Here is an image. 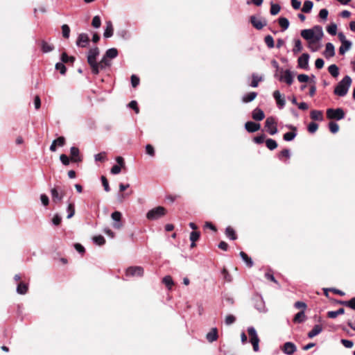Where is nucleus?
Masks as SVG:
<instances>
[{
	"label": "nucleus",
	"instance_id": "14",
	"mask_svg": "<svg viewBox=\"0 0 355 355\" xmlns=\"http://www.w3.org/2000/svg\"><path fill=\"white\" fill-rule=\"evenodd\" d=\"M279 80L281 82L286 83L288 86H290L293 82V76L289 70H286L284 73L280 76Z\"/></svg>",
	"mask_w": 355,
	"mask_h": 355
},
{
	"label": "nucleus",
	"instance_id": "40",
	"mask_svg": "<svg viewBox=\"0 0 355 355\" xmlns=\"http://www.w3.org/2000/svg\"><path fill=\"white\" fill-rule=\"evenodd\" d=\"M225 234L231 240L236 239V235L235 231L231 227H226Z\"/></svg>",
	"mask_w": 355,
	"mask_h": 355
},
{
	"label": "nucleus",
	"instance_id": "47",
	"mask_svg": "<svg viewBox=\"0 0 355 355\" xmlns=\"http://www.w3.org/2000/svg\"><path fill=\"white\" fill-rule=\"evenodd\" d=\"M329 130L334 134L338 132V131L339 130L338 124L334 121H330L329 123Z\"/></svg>",
	"mask_w": 355,
	"mask_h": 355
},
{
	"label": "nucleus",
	"instance_id": "39",
	"mask_svg": "<svg viewBox=\"0 0 355 355\" xmlns=\"http://www.w3.org/2000/svg\"><path fill=\"white\" fill-rule=\"evenodd\" d=\"M266 146L269 150H273L277 147V143L273 139H267L266 140Z\"/></svg>",
	"mask_w": 355,
	"mask_h": 355
},
{
	"label": "nucleus",
	"instance_id": "8",
	"mask_svg": "<svg viewBox=\"0 0 355 355\" xmlns=\"http://www.w3.org/2000/svg\"><path fill=\"white\" fill-rule=\"evenodd\" d=\"M250 21L252 26L257 30H261L267 25V21L265 19H258L254 15L250 16Z\"/></svg>",
	"mask_w": 355,
	"mask_h": 355
},
{
	"label": "nucleus",
	"instance_id": "28",
	"mask_svg": "<svg viewBox=\"0 0 355 355\" xmlns=\"http://www.w3.org/2000/svg\"><path fill=\"white\" fill-rule=\"evenodd\" d=\"M306 319L305 312L304 310H302L301 311L298 312L293 318V322L295 323H302L304 322Z\"/></svg>",
	"mask_w": 355,
	"mask_h": 355
},
{
	"label": "nucleus",
	"instance_id": "23",
	"mask_svg": "<svg viewBox=\"0 0 355 355\" xmlns=\"http://www.w3.org/2000/svg\"><path fill=\"white\" fill-rule=\"evenodd\" d=\"M289 128L294 130V132H288L284 135L283 138L286 141H291L293 140L297 135V133L295 132L297 129L295 127H294L293 125H290Z\"/></svg>",
	"mask_w": 355,
	"mask_h": 355
},
{
	"label": "nucleus",
	"instance_id": "18",
	"mask_svg": "<svg viewBox=\"0 0 355 355\" xmlns=\"http://www.w3.org/2000/svg\"><path fill=\"white\" fill-rule=\"evenodd\" d=\"M283 352L286 354L292 355L297 350L296 346L291 342H286L284 345Z\"/></svg>",
	"mask_w": 355,
	"mask_h": 355
},
{
	"label": "nucleus",
	"instance_id": "48",
	"mask_svg": "<svg viewBox=\"0 0 355 355\" xmlns=\"http://www.w3.org/2000/svg\"><path fill=\"white\" fill-rule=\"evenodd\" d=\"M62 33L64 38H69L70 35V28L67 24H63L62 26Z\"/></svg>",
	"mask_w": 355,
	"mask_h": 355
},
{
	"label": "nucleus",
	"instance_id": "31",
	"mask_svg": "<svg viewBox=\"0 0 355 355\" xmlns=\"http://www.w3.org/2000/svg\"><path fill=\"white\" fill-rule=\"evenodd\" d=\"M352 46V42H344L341 43V46L339 48V53L340 55H344Z\"/></svg>",
	"mask_w": 355,
	"mask_h": 355
},
{
	"label": "nucleus",
	"instance_id": "12",
	"mask_svg": "<svg viewBox=\"0 0 355 355\" xmlns=\"http://www.w3.org/2000/svg\"><path fill=\"white\" fill-rule=\"evenodd\" d=\"M352 78L349 76H345L336 86L334 89H349L351 86Z\"/></svg>",
	"mask_w": 355,
	"mask_h": 355
},
{
	"label": "nucleus",
	"instance_id": "55",
	"mask_svg": "<svg viewBox=\"0 0 355 355\" xmlns=\"http://www.w3.org/2000/svg\"><path fill=\"white\" fill-rule=\"evenodd\" d=\"M318 128V123H316L315 122H311L308 125V131L310 133L315 132L317 131Z\"/></svg>",
	"mask_w": 355,
	"mask_h": 355
},
{
	"label": "nucleus",
	"instance_id": "3",
	"mask_svg": "<svg viewBox=\"0 0 355 355\" xmlns=\"http://www.w3.org/2000/svg\"><path fill=\"white\" fill-rule=\"evenodd\" d=\"M166 214V209L164 207L159 206L152 209L146 214V218L148 220H154L160 218Z\"/></svg>",
	"mask_w": 355,
	"mask_h": 355
},
{
	"label": "nucleus",
	"instance_id": "52",
	"mask_svg": "<svg viewBox=\"0 0 355 355\" xmlns=\"http://www.w3.org/2000/svg\"><path fill=\"white\" fill-rule=\"evenodd\" d=\"M327 31L330 35H335L337 31V25L334 23L331 24L328 26Z\"/></svg>",
	"mask_w": 355,
	"mask_h": 355
},
{
	"label": "nucleus",
	"instance_id": "35",
	"mask_svg": "<svg viewBox=\"0 0 355 355\" xmlns=\"http://www.w3.org/2000/svg\"><path fill=\"white\" fill-rule=\"evenodd\" d=\"M294 43H295V45L293 49V52L294 54H297L299 52L302 51L303 47H302V42L300 39H295Z\"/></svg>",
	"mask_w": 355,
	"mask_h": 355
},
{
	"label": "nucleus",
	"instance_id": "20",
	"mask_svg": "<svg viewBox=\"0 0 355 355\" xmlns=\"http://www.w3.org/2000/svg\"><path fill=\"white\" fill-rule=\"evenodd\" d=\"M114 33V28L111 21H106L105 28L103 33L105 38L111 37Z\"/></svg>",
	"mask_w": 355,
	"mask_h": 355
},
{
	"label": "nucleus",
	"instance_id": "37",
	"mask_svg": "<svg viewBox=\"0 0 355 355\" xmlns=\"http://www.w3.org/2000/svg\"><path fill=\"white\" fill-rule=\"evenodd\" d=\"M278 22H279V26L283 29V31L288 29V28L289 27V24H290L289 21L286 17H279L278 19Z\"/></svg>",
	"mask_w": 355,
	"mask_h": 355
},
{
	"label": "nucleus",
	"instance_id": "60",
	"mask_svg": "<svg viewBox=\"0 0 355 355\" xmlns=\"http://www.w3.org/2000/svg\"><path fill=\"white\" fill-rule=\"evenodd\" d=\"M146 148V153L149 155L151 157H153L155 155V150L152 145L147 144L145 147Z\"/></svg>",
	"mask_w": 355,
	"mask_h": 355
},
{
	"label": "nucleus",
	"instance_id": "58",
	"mask_svg": "<svg viewBox=\"0 0 355 355\" xmlns=\"http://www.w3.org/2000/svg\"><path fill=\"white\" fill-rule=\"evenodd\" d=\"M283 157L289 159L291 157V152L289 149H284L279 155V159H281Z\"/></svg>",
	"mask_w": 355,
	"mask_h": 355
},
{
	"label": "nucleus",
	"instance_id": "4",
	"mask_svg": "<svg viewBox=\"0 0 355 355\" xmlns=\"http://www.w3.org/2000/svg\"><path fill=\"white\" fill-rule=\"evenodd\" d=\"M327 117L331 120H341L345 118V113L342 108H329L326 112Z\"/></svg>",
	"mask_w": 355,
	"mask_h": 355
},
{
	"label": "nucleus",
	"instance_id": "30",
	"mask_svg": "<svg viewBox=\"0 0 355 355\" xmlns=\"http://www.w3.org/2000/svg\"><path fill=\"white\" fill-rule=\"evenodd\" d=\"M118 54V50L116 48H111L105 51L104 55L109 59H114L117 57Z\"/></svg>",
	"mask_w": 355,
	"mask_h": 355
},
{
	"label": "nucleus",
	"instance_id": "46",
	"mask_svg": "<svg viewBox=\"0 0 355 355\" xmlns=\"http://www.w3.org/2000/svg\"><path fill=\"white\" fill-rule=\"evenodd\" d=\"M93 241L98 245H103L105 243V238L101 235L95 236L93 237Z\"/></svg>",
	"mask_w": 355,
	"mask_h": 355
},
{
	"label": "nucleus",
	"instance_id": "27",
	"mask_svg": "<svg viewBox=\"0 0 355 355\" xmlns=\"http://www.w3.org/2000/svg\"><path fill=\"white\" fill-rule=\"evenodd\" d=\"M257 96V93L255 92H252L248 93L243 96L242 102L244 103H248L252 101Z\"/></svg>",
	"mask_w": 355,
	"mask_h": 355
},
{
	"label": "nucleus",
	"instance_id": "5",
	"mask_svg": "<svg viewBox=\"0 0 355 355\" xmlns=\"http://www.w3.org/2000/svg\"><path fill=\"white\" fill-rule=\"evenodd\" d=\"M248 333L250 336V342L252 343L253 349L254 352L259 350V338L257 334V331L253 327H249L248 328Z\"/></svg>",
	"mask_w": 355,
	"mask_h": 355
},
{
	"label": "nucleus",
	"instance_id": "2",
	"mask_svg": "<svg viewBox=\"0 0 355 355\" xmlns=\"http://www.w3.org/2000/svg\"><path fill=\"white\" fill-rule=\"evenodd\" d=\"M50 192L52 201L55 204L61 202L65 196V191L60 186L51 188Z\"/></svg>",
	"mask_w": 355,
	"mask_h": 355
},
{
	"label": "nucleus",
	"instance_id": "22",
	"mask_svg": "<svg viewBox=\"0 0 355 355\" xmlns=\"http://www.w3.org/2000/svg\"><path fill=\"white\" fill-rule=\"evenodd\" d=\"M313 30L314 31L315 41V42H318L322 38L324 35L322 28L320 26L317 25L313 26Z\"/></svg>",
	"mask_w": 355,
	"mask_h": 355
},
{
	"label": "nucleus",
	"instance_id": "34",
	"mask_svg": "<svg viewBox=\"0 0 355 355\" xmlns=\"http://www.w3.org/2000/svg\"><path fill=\"white\" fill-rule=\"evenodd\" d=\"M41 49L43 53H49L53 50L54 46L48 44L44 40H42L41 42Z\"/></svg>",
	"mask_w": 355,
	"mask_h": 355
},
{
	"label": "nucleus",
	"instance_id": "62",
	"mask_svg": "<svg viewBox=\"0 0 355 355\" xmlns=\"http://www.w3.org/2000/svg\"><path fill=\"white\" fill-rule=\"evenodd\" d=\"M329 11L326 8H322L319 12V17L323 20L327 19Z\"/></svg>",
	"mask_w": 355,
	"mask_h": 355
},
{
	"label": "nucleus",
	"instance_id": "33",
	"mask_svg": "<svg viewBox=\"0 0 355 355\" xmlns=\"http://www.w3.org/2000/svg\"><path fill=\"white\" fill-rule=\"evenodd\" d=\"M240 257L243 260V261L246 263V265L251 268L253 266V261H252V259L248 256L246 253L244 252H240Z\"/></svg>",
	"mask_w": 355,
	"mask_h": 355
},
{
	"label": "nucleus",
	"instance_id": "63",
	"mask_svg": "<svg viewBox=\"0 0 355 355\" xmlns=\"http://www.w3.org/2000/svg\"><path fill=\"white\" fill-rule=\"evenodd\" d=\"M61 221H62L61 216L58 214H55L52 219V223L54 225H59L60 224Z\"/></svg>",
	"mask_w": 355,
	"mask_h": 355
},
{
	"label": "nucleus",
	"instance_id": "26",
	"mask_svg": "<svg viewBox=\"0 0 355 355\" xmlns=\"http://www.w3.org/2000/svg\"><path fill=\"white\" fill-rule=\"evenodd\" d=\"M98 70L105 69L106 67H109L111 66L112 62L110 61V59L105 57V55H103L100 62L98 63Z\"/></svg>",
	"mask_w": 355,
	"mask_h": 355
},
{
	"label": "nucleus",
	"instance_id": "13",
	"mask_svg": "<svg viewBox=\"0 0 355 355\" xmlns=\"http://www.w3.org/2000/svg\"><path fill=\"white\" fill-rule=\"evenodd\" d=\"M301 36L306 40L309 41L310 44L315 42L313 28L302 30L301 31Z\"/></svg>",
	"mask_w": 355,
	"mask_h": 355
},
{
	"label": "nucleus",
	"instance_id": "19",
	"mask_svg": "<svg viewBox=\"0 0 355 355\" xmlns=\"http://www.w3.org/2000/svg\"><path fill=\"white\" fill-rule=\"evenodd\" d=\"M261 128L259 123H257L252 121H248L245 124V128L248 132H254L259 130Z\"/></svg>",
	"mask_w": 355,
	"mask_h": 355
},
{
	"label": "nucleus",
	"instance_id": "1",
	"mask_svg": "<svg viewBox=\"0 0 355 355\" xmlns=\"http://www.w3.org/2000/svg\"><path fill=\"white\" fill-rule=\"evenodd\" d=\"M99 53L100 51L97 46L90 49L87 53V62L92 69V73L94 75L98 74V64L96 58Z\"/></svg>",
	"mask_w": 355,
	"mask_h": 355
},
{
	"label": "nucleus",
	"instance_id": "41",
	"mask_svg": "<svg viewBox=\"0 0 355 355\" xmlns=\"http://www.w3.org/2000/svg\"><path fill=\"white\" fill-rule=\"evenodd\" d=\"M328 71L333 77H337L339 74V69L336 64H331L329 67Z\"/></svg>",
	"mask_w": 355,
	"mask_h": 355
},
{
	"label": "nucleus",
	"instance_id": "7",
	"mask_svg": "<svg viewBox=\"0 0 355 355\" xmlns=\"http://www.w3.org/2000/svg\"><path fill=\"white\" fill-rule=\"evenodd\" d=\"M125 275L128 277H142L144 268L141 266H130L126 269Z\"/></svg>",
	"mask_w": 355,
	"mask_h": 355
},
{
	"label": "nucleus",
	"instance_id": "17",
	"mask_svg": "<svg viewBox=\"0 0 355 355\" xmlns=\"http://www.w3.org/2000/svg\"><path fill=\"white\" fill-rule=\"evenodd\" d=\"M323 55L329 59L335 55V48L332 43L328 42L325 45V50L323 52Z\"/></svg>",
	"mask_w": 355,
	"mask_h": 355
},
{
	"label": "nucleus",
	"instance_id": "25",
	"mask_svg": "<svg viewBox=\"0 0 355 355\" xmlns=\"http://www.w3.org/2000/svg\"><path fill=\"white\" fill-rule=\"evenodd\" d=\"M322 331V327L320 324H315L313 329L308 333V337L312 338Z\"/></svg>",
	"mask_w": 355,
	"mask_h": 355
},
{
	"label": "nucleus",
	"instance_id": "10",
	"mask_svg": "<svg viewBox=\"0 0 355 355\" xmlns=\"http://www.w3.org/2000/svg\"><path fill=\"white\" fill-rule=\"evenodd\" d=\"M254 307L261 313L266 312L267 309L265 305V302L261 296H256L253 299Z\"/></svg>",
	"mask_w": 355,
	"mask_h": 355
},
{
	"label": "nucleus",
	"instance_id": "59",
	"mask_svg": "<svg viewBox=\"0 0 355 355\" xmlns=\"http://www.w3.org/2000/svg\"><path fill=\"white\" fill-rule=\"evenodd\" d=\"M101 182H102V184H103V186L104 187V190L106 192L110 191V186H109V183H108V181H107V178L105 176H102L101 177Z\"/></svg>",
	"mask_w": 355,
	"mask_h": 355
},
{
	"label": "nucleus",
	"instance_id": "43",
	"mask_svg": "<svg viewBox=\"0 0 355 355\" xmlns=\"http://www.w3.org/2000/svg\"><path fill=\"white\" fill-rule=\"evenodd\" d=\"M281 10V6L278 3H271L270 12L272 15H277Z\"/></svg>",
	"mask_w": 355,
	"mask_h": 355
},
{
	"label": "nucleus",
	"instance_id": "50",
	"mask_svg": "<svg viewBox=\"0 0 355 355\" xmlns=\"http://www.w3.org/2000/svg\"><path fill=\"white\" fill-rule=\"evenodd\" d=\"M163 283L171 289V286L173 285V281L171 276H165L162 280Z\"/></svg>",
	"mask_w": 355,
	"mask_h": 355
},
{
	"label": "nucleus",
	"instance_id": "64",
	"mask_svg": "<svg viewBox=\"0 0 355 355\" xmlns=\"http://www.w3.org/2000/svg\"><path fill=\"white\" fill-rule=\"evenodd\" d=\"M346 306L355 310V297H352L350 300L345 303Z\"/></svg>",
	"mask_w": 355,
	"mask_h": 355
},
{
	"label": "nucleus",
	"instance_id": "61",
	"mask_svg": "<svg viewBox=\"0 0 355 355\" xmlns=\"http://www.w3.org/2000/svg\"><path fill=\"white\" fill-rule=\"evenodd\" d=\"M236 321V318L233 315H228L226 316L225 322L227 325H230Z\"/></svg>",
	"mask_w": 355,
	"mask_h": 355
},
{
	"label": "nucleus",
	"instance_id": "21",
	"mask_svg": "<svg viewBox=\"0 0 355 355\" xmlns=\"http://www.w3.org/2000/svg\"><path fill=\"white\" fill-rule=\"evenodd\" d=\"M252 117L255 121H261L264 119L265 114L262 110L257 107L252 111Z\"/></svg>",
	"mask_w": 355,
	"mask_h": 355
},
{
	"label": "nucleus",
	"instance_id": "49",
	"mask_svg": "<svg viewBox=\"0 0 355 355\" xmlns=\"http://www.w3.org/2000/svg\"><path fill=\"white\" fill-rule=\"evenodd\" d=\"M55 69L59 71L62 75H64L67 71V68L62 62L56 63Z\"/></svg>",
	"mask_w": 355,
	"mask_h": 355
},
{
	"label": "nucleus",
	"instance_id": "38",
	"mask_svg": "<svg viewBox=\"0 0 355 355\" xmlns=\"http://www.w3.org/2000/svg\"><path fill=\"white\" fill-rule=\"evenodd\" d=\"M70 153H71V159L74 161V162H77V161H79L80 159H77L76 157H79V153H80V151H79V149L76 147H71L70 148Z\"/></svg>",
	"mask_w": 355,
	"mask_h": 355
},
{
	"label": "nucleus",
	"instance_id": "9",
	"mask_svg": "<svg viewBox=\"0 0 355 355\" xmlns=\"http://www.w3.org/2000/svg\"><path fill=\"white\" fill-rule=\"evenodd\" d=\"M89 38L87 33H80L78 35L76 45L80 48H86L89 45Z\"/></svg>",
	"mask_w": 355,
	"mask_h": 355
},
{
	"label": "nucleus",
	"instance_id": "56",
	"mask_svg": "<svg viewBox=\"0 0 355 355\" xmlns=\"http://www.w3.org/2000/svg\"><path fill=\"white\" fill-rule=\"evenodd\" d=\"M200 236V234L199 232L193 231L190 234V237H189L190 241H193V242H196V241H198L199 239Z\"/></svg>",
	"mask_w": 355,
	"mask_h": 355
},
{
	"label": "nucleus",
	"instance_id": "15",
	"mask_svg": "<svg viewBox=\"0 0 355 355\" xmlns=\"http://www.w3.org/2000/svg\"><path fill=\"white\" fill-rule=\"evenodd\" d=\"M273 97L276 101L277 105L279 109H282L285 105V97L282 95L279 90H275L273 93Z\"/></svg>",
	"mask_w": 355,
	"mask_h": 355
},
{
	"label": "nucleus",
	"instance_id": "16",
	"mask_svg": "<svg viewBox=\"0 0 355 355\" xmlns=\"http://www.w3.org/2000/svg\"><path fill=\"white\" fill-rule=\"evenodd\" d=\"M309 55L303 53L297 60L298 67L301 69H306L309 67Z\"/></svg>",
	"mask_w": 355,
	"mask_h": 355
},
{
	"label": "nucleus",
	"instance_id": "29",
	"mask_svg": "<svg viewBox=\"0 0 355 355\" xmlns=\"http://www.w3.org/2000/svg\"><path fill=\"white\" fill-rule=\"evenodd\" d=\"M310 116L313 120L320 121L323 120L322 112L320 110H312L311 112Z\"/></svg>",
	"mask_w": 355,
	"mask_h": 355
},
{
	"label": "nucleus",
	"instance_id": "32",
	"mask_svg": "<svg viewBox=\"0 0 355 355\" xmlns=\"http://www.w3.org/2000/svg\"><path fill=\"white\" fill-rule=\"evenodd\" d=\"M313 6V3L311 1L306 0L304 2L303 7L302 8V12L305 13H309Z\"/></svg>",
	"mask_w": 355,
	"mask_h": 355
},
{
	"label": "nucleus",
	"instance_id": "53",
	"mask_svg": "<svg viewBox=\"0 0 355 355\" xmlns=\"http://www.w3.org/2000/svg\"><path fill=\"white\" fill-rule=\"evenodd\" d=\"M94 159L96 162H104L106 160V153L101 152L94 155Z\"/></svg>",
	"mask_w": 355,
	"mask_h": 355
},
{
	"label": "nucleus",
	"instance_id": "11",
	"mask_svg": "<svg viewBox=\"0 0 355 355\" xmlns=\"http://www.w3.org/2000/svg\"><path fill=\"white\" fill-rule=\"evenodd\" d=\"M112 219L114 221L113 227L115 229H121L123 226L121 223L122 214L120 211H116L111 214Z\"/></svg>",
	"mask_w": 355,
	"mask_h": 355
},
{
	"label": "nucleus",
	"instance_id": "6",
	"mask_svg": "<svg viewBox=\"0 0 355 355\" xmlns=\"http://www.w3.org/2000/svg\"><path fill=\"white\" fill-rule=\"evenodd\" d=\"M266 130L270 135H274L277 132V123L273 116H269L266 119L264 125Z\"/></svg>",
	"mask_w": 355,
	"mask_h": 355
},
{
	"label": "nucleus",
	"instance_id": "57",
	"mask_svg": "<svg viewBox=\"0 0 355 355\" xmlns=\"http://www.w3.org/2000/svg\"><path fill=\"white\" fill-rule=\"evenodd\" d=\"M261 78L258 77L257 76L253 75L250 86L252 87H257L258 86L259 82L261 81Z\"/></svg>",
	"mask_w": 355,
	"mask_h": 355
},
{
	"label": "nucleus",
	"instance_id": "44",
	"mask_svg": "<svg viewBox=\"0 0 355 355\" xmlns=\"http://www.w3.org/2000/svg\"><path fill=\"white\" fill-rule=\"evenodd\" d=\"M264 42L269 49H272L275 46L273 37L270 35L265 37Z\"/></svg>",
	"mask_w": 355,
	"mask_h": 355
},
{
	"label": "nucleus",
	"instance_id": "45",
	"mask_svg": "<svg viewBox=\"0 0 355 355\" xmlns=\"http://www.w3.org/2000/svg\"><path fill=\"white\" fill-rule=\"evenodd\" d=\"M67 211L68 213L67 218H72L75 214V207L73 203H69L67 207Z\"/></svg>",
	"mask_w": 355,
	"mask_h": 355
},
{
	"label": "nucleus",
	"instance_id": "24",
	"mask_svg": "<svg viewBox=\"0 0 355 355\" xmlns=\"http://www.w3.org/2000/svg\"><path fill=\"white\" fill-rule=\"evenodd\" d=\"M218 330L216 328H212L207 334L206 338L209 343H213L218 339Z\"/></svg>",
	"mask_w": 355,
	"mask_h": 355
},
{
	"label": "nucleus",
	"instance_id": "36",
	"mask_svg": "<svg viewBox=\"0 0 355 355\" xmlns=\"http://www.w3.org/2000/svg\"><path fill=\"white\" fill-rule=\"evenodd\" d=\"M345 313L343 308H340L337 311H331L327 313V316L330 318H335L339 315H342Z\"/></svg>",
	"mask_w": 355,
	"mask_h": 355
},
{
	"label": "nucleus",
	"instance_id": "54",
	"mask_svg": "<svg viewBox=\"0 0 355 355\" xmlns=\"http://www.w3.org/2000/svg\"><path fill=\"white\" fill-rule=\"evenodd\" d=\"M130 79L132 87H137L139 85L140 80L137 76L133 74L131 76Z\"/></svg>",
	"mask_w": 355,
	"mask_h": 355
},
{
	"label": "nucleus",
	"instance_id": "42",
	"mask_svg": "<svg viewBox=\"0 0 355 355\" xmlns=\"http://www.w3.org/2000/svg\"><path fill=\"white\" fill-rule=\"evenodd\" d=\"M28 291V286L27 284L23 283V282H21L18 284L17 287V292L19 293V294H21V295H24Z\"/></svg>",
	"mask_w": 355,
	"mask_h": 355
},
{
	"label": "nucleus",
	"instance_id": "51",
	"mask_svg": "<svg viewBox=\"0 0 355 355\" xmlns=\"http://www.w3.org/2000/svg\"><path fill=\"white\" fill-rule=\"evenodd\" d=\"M92 25L95 28H98L101 26V18H100V17L98 15L94 16L93 17V19H92Z\"/></svg>",
	"mask_w": 355,
	"mask_h": 355
}]
</instances>
